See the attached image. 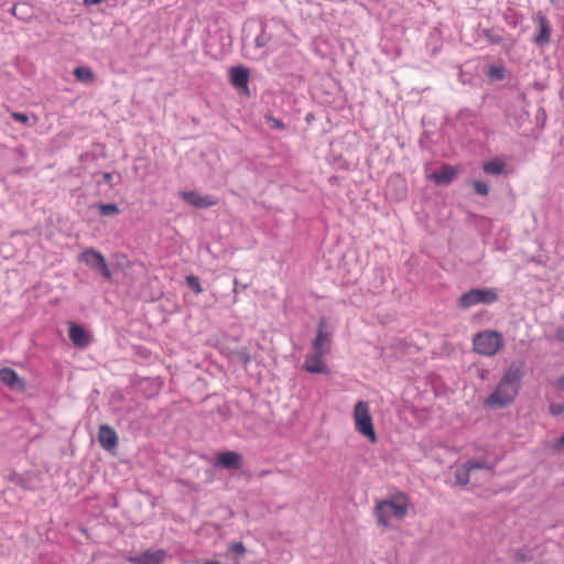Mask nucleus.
<instances>
[{
  "label": "nucleus",
  "instance_id": "obj_1",
  "mask_svg": "<svg viewBox=\"0 0 564 564\" xmlns=\"http://www.w3.org/2000/svg\"><path fill=\"white\" fill-rule=\"evenodd\" d=\"M522 377V364L512 362L495 390L485 399L484 405L487 408H505L511 404L520 391Z\"/></svg>",
  "mask_w": 564,
  "mask_h": 564
},
{
  "label": "nucleus",
  "instance_id": "obj_2",
  "mask_svg": "<svg viewBox=\"0 0 564 564\" xmlns=\"http://www.w3.org/2000/svg\"><path fill=\"white\" fill-rule=\"evenodd\" d=\"M411 502L406 495L397 492L376 502L373 516L377 524L390 529L400 523L408 514Z\"/></svg>",
  "mask_w": 564,
  "mask_h": 564
},
{
  "label": "nucleus",
  "instance_id": "obj_3",
  "mask_svg": "<svg viewBox=\"0 0 564 564\" xmlns=\"http://www.w3.org/2000/svg\"><path fill=\"white\" fill-rule=\"evenodd\" d=\"M505 346L503 337L500 333L486 329L477 333L473 338V349L481 356L492 357Z\"/></svg>",
  "mask_w": 564,
  "mask_h": 564
},
{
  "label": "nucleus",
  "instance_id": "obj_4",
  "mask_svg": "<svg viewBox=\"0 0 564 564\" xmlns=\"http://www.w3.org/2000/svg\"><path fill=\"white\" fill-rule=\"evenodd\" d=\"M352 419H354V425L355 430L366 437L370 443L375 444L378 441L372 416L370 413V408L368 402L366 401H358L354 406L352 412Z\"/></svg>",
  "mask_w": 564,
  "mask_h": 564
},
{
  "label": "nucleus",
  "instance_id": "obj_5",
  "mask_svg": "<svg viewBox=\"0 0 564 564\" xmlns=\"http://www.w3.org/2000/svg\"><path fill=\"white\" fill-rule=\"evenodd\" d=\"M498 301V294L495 289H471L463 293L457 305L460 308H468L478 304H492Z\"/></svg>",
  "mask_w": 564,
  "mask_h": 564
},
{
  "label": "nucleus",
  "instance_id": "obj_6",
  "mask_svg": "<svg viewBox=\"0 0 564 564\" xmlns=\"http://www.w3.org/2000/svg\"><path fill=\"white\" fill-rule=\"evenodd\" d=\"M78 261L85 263L89 269L99 273L105 280L110 281L112 279V273L101 252L93 248H86L79 253Z\"/></svg>",
  "mask_w": 564,
  "mask_h": 564
},
{
  "label": "nucleus",
  "instance_id": "obj_7",
  "mask_svg": "<svg viewBox=\"0 0 564 564\" xmlns=\"http://www.w3.org/2000/svg\"><path fill=\"white\" fill-rule=\"evenodd\" d=\"M477 469H486L488 471L491 470V466L482 460H468L466 464L459 466L455 471V479L458 485H466L469 482L473 471Z\"/></svg>",
  "mask_w": 564,
  "mask_h": 564
},
{
  "label": "nucleus",
  "instance_id": "obj_8",
  "mask_svg": "<svg viewBox=\"0 0 564 564\" xmlns=\"http://www.w3.org/2000/svg\"><path fill=\"white\" fill-rule=\"evenodd\" d=\"M327 351L312 349L305 357L302 368L310 373H327L328 369L323 360Z\"/></svg>",
  "mask_w": 564,
  "mask_h": 564
},
{
  "label": "nucleus",
  "instance_id": "obj_9",
  "mask_svg": "<svg viewBox=\"0 0 564 564\" xmlns=\"http://www.w3.org/2000/svg\"><path fill=\"white\" fill-rule=\"evenodd\" d=\"M181 197L196 208H208L218 204V199L212 195H199L194 191L182 192Z\"/></svg>",
  "mask_w": 564,
  "mask_h": 564
},
{
  "label": "nucleus",
  "instance_id": "obj_10",
  "mask_svg": "<svg viewBox=\"0 0 564 564\" xmlns=\"http://www.w3.org/2000/svg\"><path fill=\"white\" fill-rule=\"evenodd\" d=\"M242 464L243 458L241 454L234 451H226L217 454L215 466L226 469H239Z\"/></svg>",
  "mask_w": 564,
  "mask_h": 564
},
{
  "label": "nucleus",
  "instance_id": "obj_11",
  "mask_svg": "<svg viewBox=\"0 0 564 564\" xmlns=\"http://www.w3.org/2000/svg\"><path fill=\"white\" fill-rule=\"evenodd\" d=\"M166 558L164 550L145 551L140 555L129 556L128 561L132 564H162Z\"/></svg>",
  "mask_w": 564,
  "mask_h": 564
},
{
  "label": "nucleus",
  "instance_id": "obj_12",
  "mask_svg": "<svg viewBox=\"0 0 564 564\" xmlns=\"http://www.w3.org/2000/svg\"><path fill=\"white\" fill-rule=\"evenodd\" d=\"M98 442L107 451H111L118 444V435L109 425H100L98 430Z\"/></svg>",
  "mask_w": 564,
  "mask_h": 564
},
{
  "label": "nucleus",
  "instance_id": "obj_13",
  "mask_svg": "<svg viewBox=\"0 0 564 564\" xmlns=\"http://www.w3.org/2000/svg\"><path fill=\"white\" fill-rule=\"evenodd\" d=\"M0 381L10 389L22 391L25 388L24 381L17 371L8 367L0 369Z\"/></svg>",
  "mask_w": 564,
  "mask_h": 564
},
{
  "label": "nucleus",
  "instance_id": "obj_14",
  "mask_svg": "<svg viewBox=\"0 0 564 564\" xmlns=\"http://www.w3.org/2000/svg\"><path fill=\"white\" fill-rule=\"evenodd\" d=\"M68 336L74 346L85 348L89 345L90 338L86 330L75 323H70L68 327Z\"/></svg>",
  "mask_w": 564,
  "mask_h": 564
},
{
  "label": "nucleus",
  "instance_id": "obj_15",
  "mask_svg": "<svg viewBox=\"0 0 564 564\" xmlns=\"http://www.w3.org/2000/svg\"><path fill=\"white\" fill-rule=\"evenodd\" d=\"M230 83L245 91H248L249 72L243 66H235L229 70Z\"/></svg>",
  "mask_w": 564,
  "mask_h": 564
},
{
  "label": "nucleus",
  "instance_id": "obj_16",
  "mask_svg": "<svg viewBox=\"0 0 564 564\" xmlns=\"http://www.w3.org/2000/svg\"><path fill=\"white\" fill-rule=\"evenodd\" d=\"M508 165L502 156H495L491 160L485 161L482 170L488 175L498 176L508 174Z\"/></svg>",
  "mask_w": 564,
  "mask_h": 564
},
{
  "label": "nucleus",
  "instance_id": "obj_17",
  "mask_svg": "<svg viewBox=\"0 0 564 564\" xmlns=\"http://www.w3.org/2000/svg\"><path fill=\"white\" fill-rule=\"evenodd\" d=\"M539 24V33L536 34L534 42L538 45H544L550 42L551 30L549 26V22L545 17L538 15L536 18Z\"/></svg>",
  "mask_w": 564,
  "mask_h": 564
},
{
  "label": "nucleus",
  "instance_id": "obj_18",
  "mask_svg": "<svg viewBox=\"0 0 564 564\" xmlns=\"http://www.w3.org/2000/svg\"><path fill=\"white\" fill-rule=\"evenodd\" d=\"M455 175V169L449 165H445L441 171L433 173L431 177L436 184H449L454 180Z\"/></svg>",
  "mask_w": 564,
  "mask_h": 564
},
{
  "label": "nucleus",
  "instance_id": "obj_19",
  "mask_svg": "<svg viewBox=\"0 0 564 564\" xmlns=\"http://www.w3.org/2000/svg\"><path fill=\"white\" fill-rule=\"evenodd\" d=\"M324 325H325V323H324V321H322L319 323V327H318V329L316 332V337L313 340L312 349L318 350V351H327L328 352V349L325 348V345L329 340V334L324 330Z\"/></svg>",
  "mask_w": 564,
  "mask_h": 564
},
{
  "label": "nucleus",
  "instance_id": "obj_20",
  "mask_svg": "<svg viewBox=\"0 0 564 564\" xmlns=\"http://www.w3.org/2000/svg\"><path fill=\"white\" fill-rule=\"evenodd\" d=\"M74 76L77 80L84 82V83H90L95 79V75L88 67H76L74 69Z\"/></svg>",
  "mask_w": 564,
  "mask_h": 564
},
{
  "label": "nucleus",
  "instance_id": "obj_21",
  "mask_svg": "<svg viewBox=\"0 0 564 564\" xmlns=\"http://www.w3.org/2000/svg\"><path fill=\"white\" fill-rule=\"evenodd\" d=\"M186 283L188 284V286L196 293V294H200L203 293V288L200 285V282H199V279L195 275H188L186 276Z\"/></svg>",
  "mask_w": 564,
  "mask_h": 564
},
{
  "label": "nucleus",
  "instance_id": "obj_22",
  "mask_svg": "<svg viewBox=\"0 0 564 564\" xmlns=\"http://www.w3.org/2000/svg\"><path fill=\"white\" fill-rule=\"evenodd\" d=\"M98 208L100 214L105 216L116 215L119 213V208L116 204H101Z\"/></svg>",
  "mask_w": 564,
  "mask_h": 564
},
{
  "label": "nucleus",
  "instance_id": "obj_23",
  "mask_svg": "<svg viewBox=\"0 0 564 564\" xmlns=\"http://www.w3.org/2000/svg\"><path fill=\"white\" fill-rule=\"evenodd\" d=\"M473 187H474L475 192L481 196H487L489 193L488 185L482 181H474Z\"/></svg>",
  "mask_w": 564,
  "mask_h": 564
},
{
  "label": "nucleus",
  "instance_id": "obj_24",
  "mask_svg": "<svg viewBox=\"0 0 564 564\" xmlns=\"http://www.w3.org/2000/svg\"><path fill=\"white\" fill-rule=\"evenodd\" d=\"M487 74L491 79H496V80H501L505 76L503 69L501 67H497V66H491L488 69Z\"/></svg>",
  "mask_w": 564,
  "mask_h": 564
},
{
  "label": "nucleus",
  "instance_id": "obj_25",
  "mask_svg": "<svg viewBox=\"0 0 564 564\" xmlns=\"http://www.w3.org/2000/svg\"><path fill=\"white\" fill-rule=\"evenodd\" d=\"M229 550L238 555H243L246 552L245 545L241 542H234L229 545Z\"/></svg>",
  "mask_w": 564,
  "mask_h": 564
},
{
  "label": "nucleus",
  "instance_id": "obj_26",
  "mask_svg": "<svg viewBox=\"0 0 564 564\" xmlns=\"http://www.w3.org/2000/svg\"><path fill=\"white\" fill-rule=\"evenodd\" d=\"M11 118L14 119L18 122L23 123V124H28L29 123V117H28V115H25L23 112H12L11 113Z\"/></svg>",
  "mask_w": 564,
  "mask_h": 564
},
{
  "label": "nucleus",
  "instance_id": "obj_27",
  "mask_svg": "<svg viewBox=\"0 0 564 564\" xmlns=\"http://www.w3.org/2000/svg\"><path fill=\"white\" fill-rule=\"evenodd\" d=\"M563 410H564V408L561 404H552L550 406V411L554 415L561 414L563 412Z\"/></svg>",
  "mask_w": 564,
  "mask_h": 564
},
{
  "label": "nucleus",
  "instance_id": "obj_28",
  "mask_svg": "<svg viewBox=\"0 0 564 564\" xmlns=\"http://www.w3.org/2000/svg\"><path fill=\"white\" fill-rule=\"evenodd\" d=\"M268 120L272 123V127L275 128V129H283L284 128V124L279 119H275L273 117H269Z\"/></svg>",
  "mask_w": 564,
  "mask_h": 564
},
{
  "label": "nucleus",
  "instance_id": "obj_29",
  "mask_svg": "<svg viewBox=\"0 0 564 564\" xmlns=\"http://www.w3.org/2000/svg\"><path fill=\"white\" fill-rule=\"evenodd\" d=\"M555 451H562L564 449V435L554 444Z\"/></svg>",
  "mask_w": 564,
  "mask_h": 564
},
{
  "label": "nucleus",
  "instance_id": "obj_30",
  "mask_svg": "<svg viewBox=\"0 0 564 564\" xmlns=\"http://www.w3.org/2000/svg\"><path fill=\"white\" fill-rule=\"evenodd\" d=\"M555 387L560 390H564V375L556 380Z\"/></svg>",
  "mask_w": 564,
  "mask_h": 564
},
{
  "label": "nucleus",
  "instance_id": "obj_31",
  "mask_svg": "<svg viewBox=\"0 0 564 564\" xmlns=\"http://www.w3.org/2000/svg\"><path fill=\"white\" fill-rule=\"evenodd\" d=\"M102 178H104V181H105L106 183H111V181H112V174H111V173H109V172H105V173L102 174Z\"/></svg>",
  "mask_w": 564,
  "mask_h": 564
},
{
  "label": "nucleus",
  "instance_id": "obj_32",
  "mask_svg": "<svg viewBox=\"0 0 564 564\" xmlns=\"http://www.w3.org/2000/svg\"><path fill=\"white\" fill-rule=\"evenodd\" d=\"M102 1H104V0H84V2H85L86 4H89V6H91V4H98V3L102 2Z\"/></svg>",
  "mask_w": 564,
  "mask_h": 564
},
{
  "label": "nucleus",
  "instance_id": "obj_33",
  "mask_svg": "<svg viewBox=\"0 0 564 564\" xmlns=\"http://www.w3.org/2000/svg\"><path fill=\"white\" fill-rule=\"evenodd\" d=\"M557 337L560 340H564V330L557 332Z\"/></svg>",
  "mask_w": 564,
  "mask_h": 564
},
{
  "label": "nucleus",
  "instance_id": "obj_34",
  "mask_svg": "<svg viewBox=\"0 0 564 564\" xmlns=\"http://www.w3.org/2000/svg\"><path fill=\"white\" fill-rule=\"evenodd\" d=\"M17 9H18V6H14V7L12 8L11 12H12V14H13V15H17Z\"/></svg>",
  "mask_w": 564,
  "mask_h": 564
}]
</instances>
